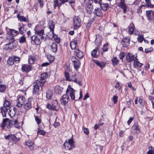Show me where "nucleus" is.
Wrapping results in <instances>:
<instances>
[{"label":"nucleus","mask_w":154,"mask_h":154,"mask_svg":"<svg viewBox=\"0 0 154 154\" xmlns=\"http://www.w3.org/2000/svg\"><path fill=\"white\" fill-rule=\"evenodd\" d=\"M11 104L7 100L4 101L3 106L0 107V112L4 117H6L7 111L10 109Z\"/></svg>","instance_id":"1"},{"label":"nucleus","mask_w":154,"mask_h":154,"mask_svg":"<svg viewBox=\"0 0 154 154\" xmlns=\"http://www.w3.org/2000/svg\"><path fill=\"white\" fill-rule=\"evenodd\" d=\"M101 0H84V4L88 5L86 8V10L87 12L89 14L93 10V5L91 4L94 2L95 4L100 3Z\"/></svg>","instance_id":"2"},{"label":"nucleus","mask_w":154,"mask_h":154,"mask_svg":"<svg viewBox=\"0 0 154 154\" xmlns=\"http://www.w3.org/2000/svg\"><path fill=\"white\" fill-rule=\"evenodd\" d=\"M1 127L4 129L5 127L8 128L14 126L13 120H10L8 118H5L3 120Z\"/></svg>","instance_id":"3"},{"label":"nucleus","mask_w":154,"mask_h":154,"mask_svg":"<svg viewBox=\"0 0 154 154\" xmlns=\"http://www.w3.org/2000/svg\"><path fill=\"white\" fill-rule=\"evenodd\" d=\"M17 45L15 43V41L14 38H11L9 40L8 43L4 46V49L6 50L13 49L14 48L16 47Z\"/></svg>","instance_id":"4"},{"label":"nucleus","mask_w":154,"mask_h":154,"mask_svg":"<svg viewBox=\"0 0 154 154\" xmlns=\"http://www.w3.org/2000/svg\"><path fill=\"white\" fill-rule=\"evenodd\" d=\"M39 81H35L33 83V89L32 93L33 94L35 95L38 94V92L39 91V86L42 87V86Z\"/></svg>","instance_id":"5"},{"label":"nucleus","mask_w":154,"mask_h":154,"mask_svg":"<svg viewBox=\"0 0 154 154\" xmlns=\"http://www.w3.org/2000/svg\"><path fill=\"white\" fill-rule=\"evenodd\" d=\"M43 39L38 37L37 35H34L31 36V42L37 45H40Z\"/></svg>","instance_id":"6"},{"label":"nucleus","mask_w":154,"mask_h":154,"mask_svg":"<svg viewBox=\"0 0 154 154\" xmlns=\"http://www.w3.org/2000/svg\"><path fill=\"white\" fill-rule=\"evenodd\" d=\"M73 21L74 29H78L81 26V21L80 18L78 16H75L73 18Z\"/></svg>","instance_id":"7"},{"label":"nucleus","mask_w":154,"mask_h":154,"mask_svg":"<svg viewBox=\"0 0 154 154\" xmlns=\"http://www.w3.org/2000/svg\"><path fill=\"white\" fill-rule=\"evenodd\" d=\"M5 139L17 142L20 141V138L17 137L15 134H10L4 137Z\"/></svg>","instance_id":"8"},{"label":"nucleus","mask_w":154,"mask_h":154,"mask_svg":"<svg viewBox=\"0 0 154 154\" xmlns=\"http://www.w3.org/2000/svg\"><path fill=\"white\" fill-rule=\"evenodd\" d=\"M33 69L32 66L30 64H23L21 68L22 71L24 72L28 73Z\"/></svg>","instance_id":"9"},{"label":"nucleus","mask_w":154,"mask_h":154,"mask_svg":"<svg viewBox=\"0 0 154 154\" xmlns=\"http://www.w3.org/2000/svg\"><path fill=\"white\" fill-rule=\"evenodd\" d=\"M5 29L7 31V33L11 36V38H14V37L19 34V32L17 31L14 29H9L7 27H6Z\"/></svg>","instance_id":"10"},{"label":"nucleus","mask_w":154,"mask_h":154,"mask_svg":"<svg viewBox=\"0 0 154 154\" xmlns=\"http://www.w3.org/2000/svg\"><path fill=\"white\" fill-rule=\"evenodd\" d=\"M130 38L129 37H125L121 42V44L123 48H127L130 44Z\"/></svg>","instance_id":"11"},{"label":"nucleus","mask_w":154,"mask_h":154,"mask_svg":"<svg viewBox=\"0 0 154 154\" xmlns=\"http://www.w3.org/2000/svg\"><path fill=\"white\" fill-rule=\"evenodd\" d=\"M100 54V51L98 47H97L94 49L91 52V55L95 58L98 57Z\"/></svg>","instance_id":"12"},{"label":"nucleus","mask_w":154,"mask_h":154,"mask_svg":"<svg viewBox=\"0 0 154 154\" xmlns=\"http://www.w3.org/2000/svg\"><path fill=\"white\" fill-rule=\"evenodd\" d=\"M120 2L119 3L118 6L120 7L122 9H123V12L125 13L127 11V6L125 4V0H120Z\"/></svg>","instance_id":"13"},{"label":"nucleus","mask_w":154,"mask_h":154,"mask_svg":"<svg viewBox=\"0 0 154 154\" xmlns=\"http://www.w3.org/2000/svg\"><path fill=\"white\" fill-rule=\"evenodd\" d=\"M69 97L67 94H65L63 95L60 99L61 103L62 105L65 106L68 102Z\"/></svg>","instance_id":"14"},{"label":"nucleus","mask_w":154,"mask_h":154,"mask_svg":"<svg viewBox=\"0 0 154 154\" xmlns=\"http://www.w3.org/2000/svg\"><path fill=\"white\" fill-rule=\"evenodd\" d=\"M137 56L135 57L132 54L129 53L127 55L126 58L128 62H131V61H134V60H137Z\"/></svg>","instance_id":"15"},{"label":"nucleus","mask_w":154,"mask_h":154,"mask_svg":"<svg viewBox=\"0 0 154 154\" xmlns=\"http://www.w3.org/2000/svg\"><path fill=\"white\" fill-rule=\"evenodd\" d=\"M25 100V98L23 96H20L18 99V103L16 106L18 107H21L24 104V102Z\"/></svg>","instance_id":"16"},{"label":"nucleus","mask_w":154,"mask_h":154,"mask_svg":"<svg viewBox=\"0 0 154 154\" xmlns=\"http://www.w3.org/2000/svg\"><path fill=\"white\" fill-rule=\"evenodd\" d=\"M51 105L53 110L56 111H58L59 110V107L57 100H54L52 102Z\"/></svg>","instance_id":"17"},{"label":"nucleus","mask_w":154,"mask_h":154,"mask_svg":"<svg viewBox=\"0 0 154 154\" xmlns=\"http://www.w3.org/2000/svg\"><path fill=\"white\" fill-rule=\"evenodd\" d=\"M102 0H101L100 3H97V4L100 5V8L103 11H106L110 8L108 4L105 3H102Z\"/></svg>","instance_id":"18"},{"label":"nucleus","mask_w":154,"mask_h":154,"mask_svg":"<svg viewBox=\"0 0 154 154\" xmlns=\"http://www.w3.org/2000/svg\"><path fill=\"white\" fill-rule=\"evenodd\" d=\"M64 75L66 79L69 81H73L75 83H77V81L76 79H71L69 77V73L65 70L64 71Z\"/></svg>","instance_id":"19"},{"label":"nucleus","mask_w":154,"mask_h":154,"mask_svg":"<svg viewBox=\"0 0 154 154\" xmlns=\"http://www.w3.org/2000/svg\"><path fill=\"white\" fill-rule=\"evenodd\" d=\"M32 99L29 98L28 99L27 102L24 105L23 108L26 110H28L32 107V103L31 101Z\"/></svg>","instance_id":"20"},{"label":"nucleus","mask_w":154,"mask_h":154,"mask_svg":"<svg viewBox=\"0 0 154 154\" xmlns=\"http://www.w3.org/2000/svg\"><path fill=\"white\" fill-rule=\"evenodd\" d=\"M146 16L148 19L150 20H153L154 19V12L152 10L147 11H146Z\"/></svg>","instance_id":"21"},{"label":"nucleus","mask_w":154,"mask_h":154,"mask_svg":"<svg viewBox=\"0 0 154 154\" xmlns=\"http://www.w3.org/2000/svg\"><path fill=\"white\" fill-rule=\"evenodd\" d=\"M95 15L97 17H101L103 16L102 9L100 8H96L94 11Z\"/></svg>","instance_id":"22"},{"label":"nucleus","mask_w":154,"mask_h":154,"mask_svg":"<svg viewBox=\"0 0 154 154\" xmlns=\"http://www.w3.org/2000/svg\"><path fill=\"white\" fill-rule=\"evenodd\" d=\"M48 28L50 29L52 33H54V29L55 27V23L53 20H51L48 23Z\"/></svg>","instance_id":"23"},{"label":"nucleus","mask_w":154,"mask_h":154,"mask_svg":"<svg viewBox=\"0 0 154 154\" xmlns=\"http://www.w3.org/2000/svg\"><path fill=\"white\" fill-rule=\"evenodd\" d=\"M93 62L98 66L100 67L101 69H103L105 66L106 64L105 62L102 61L100 62L98 60H94Z\"/></svg>","instance_id":"24"},{"label":"nucleus","mask_w":154,"mask_h":154,"mask_svg":"<svg viewBox=\"0 0 154 154\" xmlns=\"http://www.w3.org/2000/svg\"><path fill=\"white\" fill-rule=\"evenodd\" d=\"M35 33L36 35H37L38 37H40V38L44 39V37L43 36L44 34V30L42 29L40 30H35Z\"/></svg>","instance_id":"25"},{"label":"nucleus","mask_w":154,"mask_h":154,"mask_svg":"<svg viewBox=\"0 0 154 154\" xmlns=\"http://www.w3.org/2000/svg\"><path fill=\"white\" fill-rule=\"evenodd\" d=\"M74 52L75 55L79 59L82 58L84 56L83 52L80 51L79 49H76Z\"/></svg>","instance_id":"26"},{"label":"nucleus","mask_w":154,"mask_h":154,"mask_svg":"<svg viewBox=\"0 0 154 154\" xmlns=\"http://www.w3.org/2000/svg\"><path fill=\"white\" fill-rule=\"evenodd\" d=\"M51 50L54 53L57 52V44L54 42H52L51 44Z\"/></svg>","instance_id":"27"},{"label":"nucleus","mask_w":154,"mask_h":154,"mask_svg":"<svg viewBox=\"0 0 154 154\" xmlns=\"http://www.w3.org/2000/svg\"><path fill=\"white\" fill-rule=\"evenodd\" d=\"M68 87V88H69L70 90V96L71 99L72 100H75V97L74 93L75 91L73 88L71 87L70 85H69Z\"/></svg>","instance_id":"28"},{"label":"nucleus","mask_w":154,"mask_h":154,"mask_svg":"<svg viewBox=\"0 0 154 154\" xmlns=\"http://www.w3.org/2000/svg\"><path fill=\"white\" fill-rule=\"evenodd\" d=\"M63 89V88L61 87L60 85H57L54 88V91L56 94H59L61 93Z\"/></svg>","instance_id":"29"},{"label":"nucleus","mask_w":154,"mask_h":154,"mask_svg":"<svg viewBox=\"0 0 154 154\" xmlns=\"http://www.w3.org/2000/svg\"><path fill=\"white\" fill-rule=\"evenodd\" d=\"M46 98L49 100H51L53 94V92L50 89L46 91Z\"/></svg>","instance_id":"30"},{"label":"nucleus","mask_w":154,"mask_h":154,"mask_svg":"<svg viewBox=\"0 0 154 154\" xmlns=\"http://www.w3.org/2000/svg\"><path fill=\"white\" fill-rule=\"evenodd\" d=\"M25 145L27 146L30 150H32L34 149V146L32 142H26L25 143Z\"/></svg>","instance_id":"31"},{"label":"nucleus","mask_w":154,"mask_h":154,"mask_svg":"<svg viewBox=\"0 0 154 154\" xmlns=\"http://www.w3.org/2000/svg\"><path fill=\"white\" fill-rule=\"evenodd\" d=\"M143 65V63H140L138 61V59L136 60H134L133 63V66L135 68H136L137 67L140 68Z\"/></svg>","instance_id":"32"},{"label":"nucleus","mask_w":154,"mask_h":154,"mask_svg":"<svg viewBox=\"0 0 154 154\" xmlns=\"http://www.w3.org/2000/svg\"><path fill=\"white\" fill-rule=\"evenodd\" d=\"M73 63L74 65V66L75 70L76 71L78 70L79 68L80 67V66L81 65V62L80 60H78Z\"/></svg>","instance_id":"33"},{"label":"nucleus","mask_w":154,"mask_h":154,"mask_svg":"<svg viewBox=\"0 0 154 154\" xmlns=\"http://www.w3.org/2000/svg\"><path fill=\"white\" fill-rule=\"evenodd\" d=\"M53 34V38L54 40L57 43L59 44L60 42V37H58L57 35L54 34V32Z\"/></svg>","instance_id":"34"},{"label":"nucleus","mask_w":154,"mask_h":154,"mask_svg":"<svg viewBox=\"0 0 154 154\" xmlns=\"http://www.w3.org/2000/svg\"><path fill=\"white\" fill-rule=\"evenodd\" d=\"M112 64L113 66H117L119 60L116 57H114L112 60Z\"/></svg>","instance_id":"35"},{"label":"nucleus","mask_w":154,"mask_h":154,"mask_svg":"<svg viewBox=\"0 0 154 154\" xmlns=\"http://www.w3.org/2000/svg\"><path fill=\"white\" fill-rule=\"evenodd\" d=\"M7 63L9 66H12L14 64V61L12 56L9 57L7 60Z\"/></svg>","instance_id":"36"},{"label":"nucleus","mask_w":154,"mask_h":154,"mask_svg":"<svg viewBox=\"0 0 154 154\" xmlns=\"http://www.w3.org/2000/svg\"><path fill=\"white\" fill-rule=\"evenodd\" d=\"M35 58L33 56H29L28 57V62L30 64H33L35 62Z\"/></svg>","instance_id":"37"},{"label":"nucleus","mask_w":154,"mask_h":154,"mask_svg":"<svg viewBox=\"0 0 154 154\" xmlns=\"http://www.w3.org/2000/svg\"><path fill=\"white\" fill-rule=\"evenodd\" d=\"M132 128L135 131H140V127L137 123H135L132 126Z\"/></svg>","instance_id":"38"},{"label":"nucleus","mask_w":154,"mask_h":154,"mask_svg":"<svg viewBox=\"0 0 154 154\" xmlns=\"http://www.w3.org/2000/svg\"><path fill=\"white\" fill-rule=\"evenodd\" d=\"M66 150H69L72 148H73L69 143H67V142L66 141L63 144Z\"/></svg>","instance_id":"39"},{"label":"nucleus","mask_w":154,"mask_h":154,"mask_svg":"<svg viewBox=\"0 0 154 154\" xmlns=\"http://www.w3.org/2000/svg\"><path fill=\"white\" fill-rule=\"evenodd\" d=\"M21 36L18 39L19 42L20 44H23L26 42V38L24 35Z\"/></svg>","instance_id":"40"},{"label":"nucleus","mask_w":154,"mask_h":154,"mask_svg":"<svg viewBox=\"0 0 154 154\" xmlns=\"http://www.w3.org/2000/svg\"><path fill=\"white\" fill-rule=\"evenodd\" d=\"M35 81H39L41 85L43 86L44 83L46 81V80L43 77H42L41 75V76L40 78V79L39 80H36Z\"/></svg>","instance_id":"41"},{"label":"nucleus","mask_w":154,"mask_h":154,"mask_svg":"<svg viewBox=\"0 0 154 154\" xmlns=\"http://www.w3.org/2000/svg\"><path fill=\"white\" fill-rule=\"evenodd\" d=\"M47 58L50 63H52L54 60V57L50 54L47 55Z\"/></svg>","instance_id":"42"},{"label":"nucleus","mask_w":154,"mask_h":154,"mask_svg":"<svg viewBox=\"0 0 154 154\" xmlns=\"http://www.w3.org/2000/svg\"><path fill=\"white\" fill-rule=\"evenodd\" d=\"M94 18L93 17L91 19H90V20H89V21L88 22V23L86 25V27L87 28H89L90 27L91 25L92 24L93 22L94 21Z\"/></svg>","instance_id":"43"},{"label":"nucleus","mask_w":154,"mask_h":154,"mask_svg":"<svg viewBox=\"0 0 154 154\" xmlns=\"http://www.w3.org/2000/svg\"><path fill=\"white\" fill-rule=\"evenodd\" d=\"M19 30V33H20L21 35H24V31L25 32L26 31V29H25V28H23L22 27L19 26L18 28Z\"/></svg>","instance_id":"44"},{"label":"nucleus","mask_w":154,"mask_h":154,"mask_svg":"<svg viewBox=\"0 0 154 154\" xmlns=\"http://www.w3.org/2000/svg\"><path fill=\"white\" fill-rule=\"evenodd\" d=\"M46 133V132L44 130H41L39 128H38V131H37V134H38L44 136L45 135Z\"/></svg>","instance_id":"45"},{"label":"nucleus","mask_w":154,"mask_h":154,"mask_svg":"<svg viewBox=\"0 0 154 154\" xmlns=\"http://www.w3.org/2000/svg\"><path fill=\"white\" fill-rule=\"evenodd\" d=\"M96 36L95 42H97L98 43L101 42L102 40L101 37L99 35H96Z\"/></svg>","instance_id":"46"},{"label":"nucleus","mask_w":154,"mask_h":154,"mask_svg":"<svg viewBox=\"0 0 154 154\" xmlns=\"http://www.w3.org/2000/svg\"><path fill=\"white\" fill-rule=\"evenodd\" d=\"M6 88V86L4 85H0V92H3Z\"/></svg>","instance_id":"47"},{"label":"nucleus","mask_w":154,"mask_h":154,"mask_svg":"<svg viewBox=\"0 0 154 154\" xmlns=\"http://www.w3.org/2000/svg\"><path fill=\"white\" fill-rule=\"evenodd\" d=\"M144 40L143 35H138L137 38V40L139 42L141 43Z\"/></svg>","instance_id":"48"},{"label":"nucleus","mask_w":154,"mask_h":154,"mask_svg":"<svg viewBox=\"0 0 154 154\" xmlns=\"http://www.w3.org/2000/svg\"><path fill=\"white\" fill-rule=\"evenodd\" d=\"M138 102L140 103V105H141L142 106H144L145 104V101L141 97H140L139 99Z\"/></svg>","instance_id":"49"},{"label":"nucleus","mask_w":154,"mask_h":154,"mask_svg":"<svg viewBox=\"0 0 154 154\" xmlns=\"http://www.w3.org/2000/svg\"><path fill=\"white\" fill-rule=\"evenodd\" d=\"M134 26H129L128 32L129 34H132L133 33L134 30Z\"/></svg>","instance_id":"50"},{"label":"nucleus","mask_w":154,"mask_h":154,"mask_svg":"<svg viewBox=\"0 0 154 154\" xmlns=\"http://www.w3.org/2000/svg\"><path fill=\"white\" fill-rule=\"evenodd\" d=\"M34 116L35 117V121L38 125H39L42 122L41 119L38 118V117L36 116L35 115Z\"/></svg>","instance_id":"51"},{"label":"nucleus","mask_w":154,"mask_h":154,"mask_svg":"<svg viewBox=\"0 0 154 154\" xmlns=\"http://www.w3.org/2000/svg\"><path fill=\"white\" fill-rule=\"evenodd\" d=\"M14 121V126L17 128H20V126L19 125V123L17 119L15 120Z\"/></svg>","instance_id":"52"},{"label":"nucleus","mask_w":154,"mask_h":154,"mask_svg":"<svg viewBox=\"0 0 154 154\" xmlns=\"http://www.w3.org/2000/svg\"><path fill=\"white\" fill-rule=\"evenodd\" d=\"M108 45V44L107 43H106L103 45V51L104 52H105L108 51V49L107 47Z\"/></svg>","instance_id":"53"},{"label":"nucleus","mask_w":154,"mask_h":154,"mask_svg":"<svg viewBox=\"0 0 154 154\" xmlns=\"http://www.w3.org/2000/svg\"><path fill=\"white\" fill-rule=\"evenodd\" d=\"M12 56L13 58L14 61H15V62H18V63L20 62V58L19 57L16 56L15 55H13Z\"/></svg>","instance_id":"54"},{"label":"nucleus","mask_w":154,"mask_h":154,"mask_svg":"<svg viewBox=\"0 0 154 154\" xmlns=\"http://www.w3.org/2000/svg\"><path fill=\"white\" fill-rule=\"evenodd\" d=\"M125 55L126 54L125 52H121L119 55V57L120 59H122L125 56Z\"/></svg>","instance_id":"55"},{"label":"nucleus","mask_w":154,"mask_h":154,"mask_svg":"<svg viewBox=\"0 0 154 154\" xmlns=\"http://www.w3.org/2000/svg\"><path fill=\"white\" fill-rule=\"evenodd\" d=\"M68 2L69 4L73 8L74 6V4H75V1L73 0H70L69 1H68Z\"/></svg>","instance_id":"56"},{"label":"nucleus","mask_w":154,"mask_h":154,"mask_svg":"<svg viewBox=\"0 0 154 154\" xmlns=\"http://www.w3.org/2000/svg\"><path fill=\"white\" fill-rule=\"evenodd\" d=\"M96 147L95 148L96 150H98L99 149L100 152L103 149V146H100L99 145H96Z\"/></svg>","instance_id":"57"},{"label":"nucleus","mask_w":154,"mask_h":154,"mask_svg":"<svg viewBox=\"0 0 154 154\" xmlns=\"http://www.w3.org/2000/svg\"><path fill=\"white\" fill-rule=\"evenodd\" d=\"M54 9L56 8L57 6H58L59 5V1L58 0H55L54 1Z\"/></svg>","instance_id":"58"},{"label":"nucleus","mask_w":154,"mask_h":154,"mask_svg":"<svg viewBox=\"0 0 154 154\" xmlns=\"http://www.w3.org/2000/svg\"><path fill=\"white\" fill-rule=\"evenodd\" d=\"M118 97L117 95H114L113 96L112 100L114 104H116L117 103L118 101Z\"/></svg>","instance_id":"59"},{"label":"nucleus","mask_w":154,"mask_h":154,"mask_svg":"<svg viewBox=\"0 0 154 154\" xmlns=\"http://www.w3.org/2000/svg\"><path fill=\"white\" fill-rule=\"evenodd\" d=\"M38 3L39 4L40 7L41 8L43 7L44 5L43 0H37Z\"/></svg>","instance_id":"60"},{"label":"nucleus","mask_w":154,"mask_h":154,"mask_svg":"<svg viewBox=\"0 0 154 154\" xmlns=\"http://www.w3.org/2000/svg\"><path fill=\"white\" fill-rule=\"evenodd\" d=\"M20 21L26 22L27 21V19L26 17L23 16H21L19 20Z\"/></svg>","instance_id":"61"},{"label":"nucleus","mask_w":154,"mask_h":154,"mask_svg":"<svg viewBox=\"0 0 154 154\" xmlns=\"http://www.w3.org/2000/svg\"><path fill=\"white\" fill-rule=\"evenodd\" d=\"M67 143H69L73 147H74V141L72 138L70 139L69 140L68 142H67Z\"/></svg>","instance_id":"62"},{"label":"nucleus","mask_w":154,"mask_h":154,"mask_svg":"<svg viewBox=\"0 0 154 154\" xmlns=\"http://www.w3.org/2000/svg\"><path fill=\"white\" fill-rule=\"evenodd\" d=\"M84 133L88 135L89 134V130L88 128L83 127Z\"/></svg>","instance_id":"63"},{"label":"nucleus","mask_w":154,"mask_h":154,"mask_svg":"<svg viewBox=\"0 0 154 154\" xmlns=\"http://www.w3.org/2000/svg\"><path fill=\"white\" fill-rule=\"evenodd\" d=\"M115 87L116 88L117 90H119L121 88L120 83L119 82H118L116 83Z\"/></svg>","instance_id":"64"}]
</instances>
